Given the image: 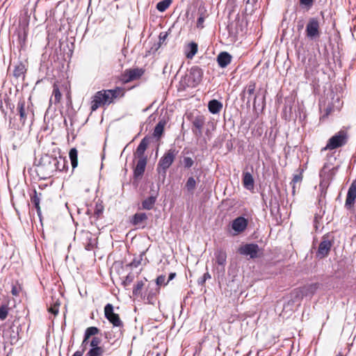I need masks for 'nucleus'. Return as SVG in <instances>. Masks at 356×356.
Wrapping results in <instances>:
<instances>
[{"mask_svg": "<svg viewBox=\"0 0 356 356\" xmlns=\"http://www.w3.org/2000/svg\"><path fill=\"white\" fill-rule=\"evenodd\" d=\"M124 95V90L119 87L111 90H99L92 97L90 103L91 111H95L100 106H108L113 103L115 99L123 97Z\"/></svg>", "mask_w": 356, "mask_h": 356, "instance_id": "nucleus-1", "label": "nucleus"}, {"mask_svg": "<svg viewBox=\"0 0 356 356\" xmlns=\"http://www.w3.org/2000/svg\"><path fill=\"white\" fill-rule=\"evenodd\" d=\"M16 115L19 116V122H15L16 119L14 118V122L10 121V127L15 129H21L25 124L27 120H32L33 118V112L31 108L29 102H26L24 99H20L17 102L16 108Z\"/></svg>", "mask_w": 356, "mask_h": 356, "instance_id": "nucleus-2", "label": "nucleus"}, {"mask_svg": "<svg viewBox=\"0 0 356 356\" xmlns=\"http://www.w3.org/2000/svg\"><path fill=\"white\" fill-rule=\"evenodd\" d=\"M203 71L198 66L191 68L189 73L186 74L179 81V90H184L186 88L196 87L202 79Z\"/></svg>", "mask_w": 356, "mask_h": 356, "instance_id": "nucleus-3", "label": "nucleus"}, {"mask_svg": "<svg viewBox=\"0 0 356 356\" xmlns=\"http://www.w3.org/2000/svg\"><path fill=\"white\" fill-rule=\"evenodd\" d=\"M177 154L178 151L175 147H172L161 157L156 168L159 174L165 176L167 170L174 162Z\"/></svg>", "mask_w": 356, "mask_h": 356, "instance_id": "nucleus-4", "label": "nucleus"}, {"mask_svg": "<svg viewBox=\"0 0 356 356\" xmlns=\"http://www.w3.org/2000/svg\"><path fill=\"white\" fill-rule=\"evenodd\" d=\"M348 140V132L341 129L328 140L327 145L322 149V151L333 150L341 147L346 145Z\"/></svg>", "mask_w": 356, "mask_h": 356, "instance_id": "nucleus-5", "label": "nucleus"}, {"mask_svg": "<svg viewBox=\"0 0 356 356\" xmlns=\"http://www.w3.org/2000/svg\"><path fill=\"white\" fill-rule=\"evenodd\" d=\"M56 164H58L56 157L49 154H44L40 158L38 167L40 171L51 176L56 172Z\"/></svg>", "mask_w": 356, "mask_h": 356, "instance_id": "nucleus-6", "label": "nucleus"}, {"mask_svg": "<svg viewBox=\"0 0 356 356\" xmlns=\"http://www.w3.org/2000/svg\"><path fill=\"white\" fill-rule=\"evenodd\" d=\"M321 19L316 17L308 19L305 29L306 36L312 40L318 38L321 35Z\"/></svg>", "mask_w": 356, "mask_h": 356, "instance_id": "nucleus-7", "label": "nucleus"}, {"mask_svg": "<svg viewBox=\"0 0 356 356\" xmlns=\"http://www.w3.org/2000/svg\"><path fill=\"white\" fill-rule=\"evenodd\" d=\"M332 245L333 241L329 238V236L324 235L316 252V258L321 259L326 257L329 254Z\"/></svg>", "mask_w": 356, "mask_h": 356, "instance_id": "nucleus-8", "label": "nucleus"}, {"mask_svg": "<svg viewBox=\"0 0 356 356\" xmlns=\"http://www.w3.org/2000/svg\"><path fill=\"white\" fill-rule=\"evenodd\" d=\"M205 124V120L203 116H197L194 118L192 122L193 128L192 131L194 136L197 138V141H200V144H206L205 139H202V129Z\"/></svg>", "mask_w": 356, "mask_h": 356, "instance_id": "nucleus-9", "label": "nucleus"}, {"mask_svg": "<svg viewBox=\"0 0 356 356\" xmlns=\"http://www.w3.org/2000/svg\"><path fill=\"white\" fill-rule=\"evenodd\" d=\"M238 252L241 255L249 257L250 259H255L259 257L260 248L256 243H246L241 245Z\"/></svg>", "mask_w": 356, "mask_h": 356, "instance_id": "nucleus-10", "label": "nucleus"}, {"mask_svg": "<svg viewBox=\"0 0 356 356\" xmlns=\"http://www.w3.org/2000/svg\"><path fill=\"white\" fill-rule=\"evenodd\" d=\"M104 315L106 318L111 323L114 327H122V321L120 320L119 315L114 313L113 306L111 304L108 303L104 307Z\"/></svg>", "mask_w": 356, "mask_h": 356, "instance_id": "nucleus-11", "label": "nucleus"}, {"mask_svg": "<svg viewBox=\"0 0 356 356\" xmlns=\"http://www.w3.org/2000/svg\"><path fill=\"white\" fill-rule=\"evenodd\" d=\"M154 186L151 187L150 195L142 202V208L143 209L150 210L152 209L159 195V188L156 190H154Z\"/></svg>", "mask_w": 356, "mask_h": 356, "instance_id": "nucleus-12", "label": "nucleus"}, {"mask_svg": "<svg viewBox=\"0 0 356 356\" xmlns=\"http://www.w3.org/2000/svg\"><path fill=\"white\" fill-rule=\"evenodd\" d=\"M247 226L248 220L242 216L237 217L232 223V228L235 231V234L243 232L247 228Z\"/></svg>", "mask_w": 356, "mask_h": 356, "instance_id": "nucleus-13", "label": "nucleus"}, {"mask_svg": "<svg viewBox=\"0 0 356 356\" xmlns=\"http://www.w3.org/2000/svg\"><path fill=\"white\" fill-rule=\"evenodd\" d=\"M356 199V181H353L348 188L345 206L350 208L355 203Z\"/></svg>", "mask_w": 356, "mask_h": 356, "instance_id": "nucleus-14", "label": "nucleus"}, {"mask_svg": "<svg viewBox=\"0 0 356 356\" xmlns=\"http://www.w3.org/2000/svg\"><path fill=\"white\" fill-rule=\"evenodd\" d=\"M317 289V284H312L307 286H305L296 291V296H300L301 298H303L304 296H312L315 293Z\"/></svg>", "mask_w": 356, "mask_h": 356, "instance_id": "nucleus-15", "label": "nucleus"}, {"mask_svg": "<svg viewBox=\"0 0 356 356\" xmlns=\"http://www.w3.org/2000/svg\"><path fill=\"white\" fill-rule=\"evenodd\" d=\"M255 88L256 83L254 81H250L243 90L241 98L243 99L247 98V104H250L251 97L254 94Z\"/></svg>", "mask_w": 356, "mask_h": 356, "instance_id": "nucleus-16", "label": "nucleus"}, {"mask_svg": "<svg viewBox=\"0 0 356 356\" xmlns=\"http://www.w3.org/2000/svg\"><path fill=\"white\" fill-rule=\"evenodd\" d=\"M327 168H328L327 165H324V166L320 173V176L322 178V180L320 184V187H321V188L327 187V186L329 185V183H330L329 182L330 178H327L325 177V175L327 173V170H328V172L330 173V175L332 177L334 174L336 169H337L334 167L332 168V169H327Z\"/></svg>", "mask_w": 356, "mask_h": 356, "instance_id": "nucleus-17", "label": "nucleus"}, {"mask_svg": "<svg viewBox=\"0 0 356 356\" xmlns=\"http://www.w3.org/2000/svg\"><path fill=\"white\" fill-rule=\"evenodd\" d=\"M149 140L148 139L145 137L143 138L139 143L136 152L134 153V155L138 159H147V157L145 156V152L148 146Z\"/></svg>", "mask_w": 356, "mask_h": 356, "instance_id": "nucleus-18", "label": "nucleus"}, {"mask_svg": "<svg viewBox=\"0 0 356 356\" xmlns=\"http://www.w3.org/2000/svg\"><path fill=\"white\" fill-rule=\"evenodd\" d=\"M216 263L222 268V270H225V266L227 263V253L222 249H218L214 252Z\"/></svg>", "mask_w": 356, "mask_h": 356, "instance_id": "nucleus-19", "label": "nucleus"}, {"mask_svg": "<svg viewBox=\"0 0 356 356\" xmlns=\"http://www.w3.org/2000/svg\"><path fill=\"white\" fill-rule=\"evenodd\" d=\"M232 58V57L229 53L222 51L217 56V62L220 67L225 68L231 63Z\"/></svg>", "mask_w": 356, "mask_h": 356, "instance_id": "nucleus-20", "label": "nucleus"}, {"mask_svg": "<svg viewBox=\"0 0 356 356\" xmlns=\"http://www.w3.org/2000/svg\"><path fill=\"white\" fill-rule=\"evenodd\" d=\"M198 17L197 19L196 27L202 29L204 27V23L205 19L209 17V13L204 7H200L197 12Z\"/></svg>", "mask_w": 356, "mask_h": 356, "instance_id": "nucleus-21", "label": "nucleus"}, {"mask_svg": "<svg viewBox=\"0 0 356 356\" xmlns=\"http://www.w3.org/2000/svg\"><path fill=\"white\" fill-rule=\"evenodd\" d=\"M146 165L147 159H138L134 172L135 177H140L143 175Z\"/></svg>", "mask_w": 356, "mask_h": 356, "instance_id": "nucleus-22", "label": "nucleus"}, {"mask_svg": "<svg viewBox=\"0 0 356 356\" xmlns=\"http://www.w3.org/2000/svg\"><path fill=\"white\" fill-rule=\"evenodd\" d=\"M41 196H42V193H38L35 189L33 190V193L31 196V201L35 206V208L36 209L38 215L39 216H40V215H41V209H40V202Z\"/></svg>", "mask_w": 356, "mask_h": 356, "instance_id": "nucleus-23", "label": "nucleus"}, {"mask_svg": "<svg viewBox=\"0 0 356 356\" xmlns=\"http://www.w3.org/2000/svg\"><path fill=\"white\" fill-rule=\"evenodd\" d=\"M208 108L211 113L217 114L222 108V104L216 99H212L208 104Z\"/></svg>", "mask_w": 356, "mask_h": 356, "instance_id": "nucleus-24", "label": "nucleus"}, {"mask_svg": "<svg viewBox=\"0 0 356 356\" xmlns=\"http://www.w3.org/2000/svg\"><path fill=\"white\" fill-rule=\"evenodd\" d=\"M62 95L60 92L59 88L58 85L56 83L53 86V92L52 95L49 99V103L56 104L60 102V100L61 99Z\"/></svg>", "mask_w": 356, "mask_h": 356, "instance_id": "nucleus-25", "label": "nucleus"}, {"mask_svg": "<svg viewBox=\"0 0 356 356\" xmlns=\"http://www.w3.org/2000/svg\"><path fill=\"white\" fill-rule=\"evenodd\" d=\"M147 219V216L145 213H136L134 215L131 222L134 225H140Z\"/></svg>", "mask_w": 356, "mask_h": 356, "instance_id": "nucleus-26", "label": "nucleus"}, {"mask_svg": "<svg viewBox=\"0 0 356 356\" xmlns=\"http://www.w3.org/2000/svg\"><path fill=\"white\" fill-rule=\"evenodd\" d=\"M26 71L25 66L22 62H18L15 65L13 70V76L16 78L24 76Z\"/></svg>", "mask_w": 356, "mask_h": 356, "instance_id": "nucleus-27", "label": "nucleus"}, {"mask_svg": "<svg viewBox=\"0 0 356 356\" xmlns=\"http://www.w3.org/2000/svg\"><path fill=\"white\" fill-rule=\"evenodd\" d=\"M127 71L129 72V77L127 79V81H128L137 79L143 74V71L139 69H129L127 70Z\"/></svg>", "mask_w": 356, "mask_h": 356, "instance_id": "nucleus-28", "label": "nucleus"}, {"mask_svg": "<svg viewBox=\"0 0 356 356\" xmlns=\"http://www.w3.org/2000/svg\"><path fill=\"white\" fill-rule=\"evenodd\" d=\"M243 182L244 186L247 189H251L254 186V179L252 175L249 172H245L243 175Z\"/></svg>", "mask_w": 356, "mask_h": 356, "instance_id": "nucleus-29", "label": "nucleus"}, {"mask_svg": "<svg viewBox=\"0 0 356 356\" xmlns=\"http://www.w3.org/2000/svg\"><path fill=\"white\" fill-rule=\"evenodd\" d=\"M72 168L74 169L78 165V152L76 148H72L69 152Z\"/></svg>", "mask_w": 356, "mask_h": 356, "instance_id": "nucleus-30", "label": "nucleus"}, {"mask_svg": "<svg viewBox=\"0 0 356 356\" xmlns=\"http://www.w3.org/2000/svg\"><path fill=\"white\" fill-rule=\"evenodd\" d=\"M165 125V121L161 120L158 122V124L156 125V127L154 128V133H153V135L154 137H156V138L161 137V136L162 135V134L163 132Z\"/></svg>", "mask_w": 356, "mask_h": 356, "instance_id": "nucleus-31", "label": "nucleus"}, {"mask_svg": "<svg viewBox=\"0 0 356 356\" xmlns=\"http://www.w3.org/2000/svg\"><path fill=\"white\" fill-rule=\"evenodd\" d=\"M145 285V281H138L133 289V295L135 296H142V289Z\"/></svg>", "mask_w": 356, "mask_h": 356, "instance_id": "nucleus-32", "label": "nucleus"}, {"mask_svg": "<svg viewBox=\"0 0 356 356\" xmlns=\"http://www.w3.org/2000/svg\"><path fill=\"white\" fill-rule=\"evenodd\" d=\"M99 332V330L97 327H89L85 331V341H88L90 337L95 336Z\"/></svg>", "mask_w": 356, "mask_h": 356, "instance_id": "nucleus-33", "label": "nucleus"}, {"mask_svg": "<svg viewBox=\"0 0 356 356\" xmlns=\"http://www.w3.org/2000/svg\"><path fill=\"white\" fill-rule=\"evenodd\" d=\"M172 0H163L156 4V9L160 12L165 11L170 6Z\"/></svg>", "mask_w": 356, "mask_h": 356, "instance_id": "nucleus-34", "label": "nucleus"}, {"mask_svg": "<svg viewBox=\"0 0 356 356\" xmlns=\"http://www.w3.org/2000/svg\"><path fill=\"white\" fill-rule=\"evenodd\" d=\"M104 350L102 347L92 348L86 354V356H103Z\"/></svg>", "mask_w": 356, "mask_h": 356, "instance_id": "nucleus-35", "label": "nucleus"}, {"mask_svg": "<svg viewBox=\"0 0 356 356\" xmlns=\"http://www.w3.org/2000/svg\"><path fill=\"white\" fill-rule=\"evenodd\" d=\"M185 187L188 192H193L196 187V181L193 177H190L188 178Z\"/></svg>", "mask_w": 356, "mask_h": 356, "instance_id": "nucleus-36", "label": "nucleus"}, {"mask_svg": "<svg viewBox=\"0 0 356 356\" xmlns=\"http://www.w3.org/2000/svg\"><path fill=\"white\" fill-rule=\"evenodd\" d=\"M56 159H57V161L58 162V164L56 165V172L65 170L66 168V165H67V161H66L65 158L60 156L58 158L56 157Z\"/></svg>", "mask_w": 356, "mask_h": 356, "instance_id": "nucleus-37", "label": "nucleus"}, {"mask_svg": "<svg viewBox=\"0 0 356 356\" xmlns=\"http://www.w3.org/2000/svg\"><path fill=\"white\" fill-rule=\"evenodd\" d=\"M315 0H299L300 6L301 8L309 10L314 6Z\"/></svg>", "mask_w": 356, "mask_h": 356, "instance_id": "nucleus-38", "label": "nucleus"}, {"mask_svg": "<svg viewBox=\"0 0 356 356\" xmlns=\"http://www.w3.org/2000/svg\"><path fill=\"white\" fill-rule=\"evenodd\" d=\"M190 47V50H185L186 56L191 59L197 52V46H188Z\"/></svg>", "mask_w": 356, "mask_h": 356, "instance_id": "nucleus-39", "label": "nucleus"}, {"mask_svg": "<svg viewBox=\"0 0 356 356\" xmlns=\"http://www.w3.org/2000/svg\"><path fill=\"white\" fill-rule=\"evenodd\" d=\"M8 314V307L6 305H3L0 307V320H5Z\"/></svg>", "mask_w": 356, "mask_h": 356, "instance_id": "nucleus-40", "label": "nucleus"}, {"mask_svg": "<svg viewBox=\"0 0 356 356\" xmlns=\"http://www.w3.org/2000/svg\"><path fill=\"white\" fill-rule=\"evenodd\" d=\"M302 179V173L300 172L299 174L295 175L293 177L292 181L291 184L293 185V193H295V188H296V184L300 182Z\"/></svg>", "mask_w": 356, "mask_h": 356, "instance_id": "nucleus-41", "label": "nucleus"}, {"mask_svg": "<svg viewBox=\"0 0 356 356\" xmlns=\"http://www.w3.org/2000/svg\"><path fill=\"white\" fill-rule=\"evenodd\" d=\"M159 292V288H156L154 291L150 290L147 294V300L149 303H153L154 299Z\"/></svg>", "mask_w": 356, "mask_h": 356, "instance_id": "nucleus-42", "label": "nucleus"}, {"mask_svg": "<svg viewBox=\"0 0 356 356\" xmlns=\"http://www.w3.org/2000/svg\"><path fill=\"white\" fill-rule=\"evenodd\" d=\"M182 164L185 168H190L193 165L194 161L191 157L185 156L183 159Z\"/></svg>", "mask_w": 356, "mask_h": 356, "instance_id": "nucleus-43", "label": "nucleus"}, {"mask_svg": "<svg viewBox=\"0 0 356 356\" xmlns=\"http://www.w3.org/2000/svg\"><path fill=\"white\" fill-rule=\"evenodd\" d=\"M209 279H211V275L208 272H207L200 278L198 279L197 283L199 285L203 286L205 282Z\"/></svg>", "mask_w": 356, "mask_h": 356, "instance_id": "nucleus-44", "label": "nucleus"}, {"mask_svg": "<svg viewBox=\"0 0 356 356\" xmlns=\"http://www.w3.org/2000/svg\"><path fill=\"white\" fill-rule=\"evenodd\" d=\"M134 280V275L133 274H128L125 279L122 282V284L124 286H129Z\"/></svg>", "mask_w": 356, "mask_h": 356, "instance_id": "nucleus-45", "label": "nucleus"}, {"mask_svg": "<svg viewBox=\"0 0 356 356\" xmlns=\"http://www.w3.org/2000/svg\"><path fill=\"white\" fill-rule=\"evenodd\" d=\"M165 275H159L156 280V284L157 288H159L161 285H166L168 283L165 282Z\"/></svg>", "mask_w": 356, "mask_h": 356, "instance_id": "nucleus-46", "label": "nucleus"}, {"mask_svg": "<svg viewBox=\"0 0 356 356\" xmlns=\"http://www.w3.org/2000/svg\"><path fill=\"white\" fill-rule=\"evenodd\" d=\"M101 343V339L99 337H94L90 341V346L92 348L99 347V345Z\"/></svg>", "mask_w": 356, "mask_h": 356, "instance_id": "nucleus-47", "label": "nucleus"}, {"mask_svg": "<svg viewBox=\"0 0 356 356\" xmlns=\"http://www.w3.org/2000/svg\"><path fill=\"white\" fill-rule=\"evenodd\" d=\"M144 254V252H143L140 255V259H134L131 263H130V266L131 267H134V268H136L138 267L140 263H141V260H142V257L143 255Z\"/></svg>", "mask_w": 356, "mask_h": 356, "instance_id": "nucleus-48", "label": "nucleus"}, {"mask_svg": "<svg viewBox=\"0 0 356 356\" xmlns=\"http://www.w3.org/2000/svg\"><path fill=\"white\" fill-rule=\"evenodd\" d=\"M65 48H67L68 49L69 52L67 54V56H65V55L63 56L64 60H66L67 58H70V57L72 56V51H73V50L70 48V46H64V48H63L64 51L65 50Z\"/></svg>", "mask_w": 356, "mask_h": 356, "instance_id": "nucleus-49", "label": "nucleus"}, {"mask_svg": "<svg viewBox=\"0 0 356 356\" xmlns=\"http://www.w3.org/2000/svg\"><path fill=\"white\" fill-rule=\"evenodd\" d=\"M17 34H18V38H19V43L20 44H22V43L24 42V40H25V33H24V31L22 33L19 31Z\"/></svg>", "mask_w": 356, "mask_h": 356, "instance_id": "nucleus-50", "label": "nucleus"}, {"mask_svg": "<svg viewBox=\"0 0 356 356\" xmlns=\"http://www.w3.org/2000/svg\"><path fill=\"white\" fill-rule=\"evenodd\" d=\"M49 312H51V314H54V315H56L58 312V307L57 306H54L53 307H50L49 309Z\"/></svg>", "mask_w": 356, "mask_h": 356, "instance_id": "nucleus-51", "label": "nucleus"}, {"mask_svg": "<svg viewBox=\"0 0 356 356\" xmlns=\"http://www.w3.org/2000/svg\"><path fill=\"white\" fill-rule=\"evenodd\" d=\"M129 77V72L126 70L124 73L122 75V80H123L124 82H129L127 81V79Z\"/></svg>", "mask_w": 356, "mask_h": 356, "instance_id": "nucleus-52", "label": "nucleus"}, {"mask_svg": "<svg viewBox=\"0 0 356 356\" xmlns=\"http://www.w3.org/2000/svg\"><path fill=\"white\" fill-rule=\"evenodd\" d=\"M176 274L175 273H171L170 275H169V277H168V280L167 281V283H168L170 280H172V279H174V277H175Z\"/></svg>", "mask_w": 356, "mask_h": 356, "instance_id": "nucleus-53", "label": "nucleus"}, {"mask_svg": "<svg viewBox=\"0 0 356 356\" xmlns=\"http://www.w3.org/2000/svg\"><path fill=\"white\" fill-rule=\"evenodd\" d=\"M166 35H167V34H166V33H165L163 36H162V33H161V34H160V35H159V38H160V42H159V44H160L161 42H164V40H165V38Z\"/></svg>", "mask_w": 356, "mask_h": 356, "instance_id": "nucleus-54", "label": "nucleus"}, {"mask_svg": "<svg viewBox=\"0 0 356 356\" xmlns=\"http://www.w3.org/2000/svg\"><path fill=\"white\" fill-rule=\"evenodd\" d=\"M83 353L81 351H76L72 356H82Z\"/></svg>", "mask_w": 356, "mask_h": 356, "instance_id": "nucleus-55", "label": "nucleus"}, {"mask_svg": "<svg viewBox=\"0 0 356 356\" xmlns=\"http://www.w3.org/2000/svg\"><path fill=\"white\" fill-rule=\"evenodd\" d=\"M95 213L97 216H99V214L102 213V210H100L99 208H97Z\"/></svg>", "mask_w": 356, "mask_h": 356, "instance_id": "nucleus-56", "label": "nucleus"}, {"mask_svg": "<svg viewBox=\"0 0 356 356\" xmlns=\"http://www.w3.org/2000/svg\"><path fill=\"white\" fill-rule=\"evenodd\" d=\"M12 293L13 295L14 296H16L17 294V290H16V288L15 287H13V289H12Z\"/></svg>", "mask_w": 356, "mask_h": 356, "instance_id": "nucleus-57", "label": "nucleus"}, {"mask_svg": "<svg viewBox=\"0 0 356 356\" xmlns=\"http://www.w3.org/2000/svg\"><path fill=\"white\" fill-rule=\"evenodd\" d=\"M257 98V95H255L253 99V106L254 107L256 106Z\"/></svg>", "mask_w": 356, "mask_h": 356, "instance_id": "nucleus-58", "label": "nucleus"}, {"mask_svg": "<svg viewBox=\"0 0 356 356\" xmlns=\"http://www.w3.org/2000/svg\"><path fill=\"white\" fill-rule=\"evenodd\" d=\"M86 249L87 250H90L92 249V246L90 244H88L86 246Z\"/></svg>", "mask_w": 356, "mask_h": 356, "instance_id": "nucleus-59", "label": "nucleus"}, {"mask_svg": "<svg viewBox=\"0 0 356 356\" xmlns=\"http://www.w3.org/2000/svg\"><path fill=\"white\" fill-rule=\"evenodd\" d=\"M87 343H88V341H85V337H84L81 345L84 346V345L87 344Z\"/></svg>", "mask_w": 356, "mask_h": 356, "instance_id": "nucleus-60", "label": "nucleus"}, {"mask_svg": "<svg viewBox=\"0 0 356 356\" xmlns=\"http://www.w3.org/2000/svg\"><path fill=\"white\" fill-rule=\"evenodd\" d=\"M321 15L322 17L323 18L324 17V13L323 11L321 12Z\"/></svg>", "mask_w": 356, "mask_h": 356, "instance_id": "nucleus-61", "label": "nucleus"}, {"mask_svg": "<svg viewBox=\"0 0 356 356\" xmlns=\"http://www.w3.org/2000/svg\"><path fill=\"white\" fill-rule=\"evenodd\" d=\"M188 44L193 45V44H196V43H195V42H192L189 43Z\"/></svg>", "mask_w": 356, "mask_h": 356, "instance_id": "nucleus-62", "label": "nucleus"}, {"mask_svg": "<svg viewBox=\"0 0 356 356\" xmlns=\"http://www.w3.org/2000/svg\"><path fill=\"white\" fill-rule=\"evenodd\" d=\"M61 47H62V46H58V49H59L60 51H62V48Z\"/></svg>", "mask_w": 356, "mask_h": 356, "instance_id": "nucleus-63", "label": "nucleus"}, {"mask_svg": "<svg viewBox=\"0 0 356 356\" xmlns=\"http://www.w3.org/2000/svg\"><path fill=\"white\" fill-rule=\"evenodd\" d=\"M337 356H341V355H337Z\"/></svg>", "mask_w": 356, "mask_h": 356, "instance_id": "nucleus-64", "label": "nucleus"}]
</instances>
